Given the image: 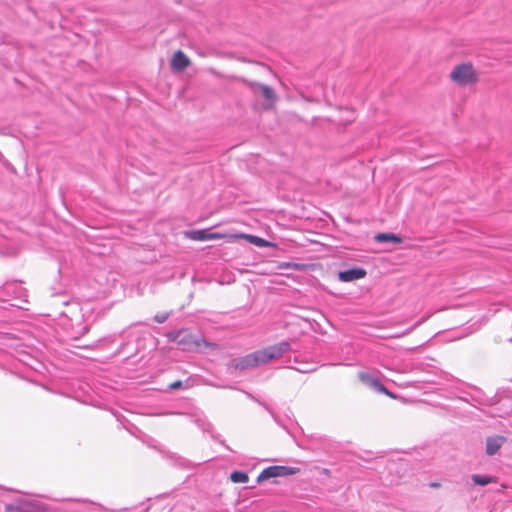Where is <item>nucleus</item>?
I'll return each mask as SVG.
<instances>
[{"instance_id": "nucleus-1", "label": "nucleus", "mask_w": 512, "mask_h": 512, "mask_svg": "<svg viewBox=\"0 0 512 512\" xmlns=\"http://www.w3.org/2000/svg\"><path fill=\"white\" fill-rule=\"evenodd\" d=\"M289 349V344L287 342H282L258 351H255L251 354L243 357L239 366L242 368L254 367L260 364L268 363L272 360L280 358L286 351Z\"/></svg>"}, {"instance_id": "nucleus-2", "label": "nucleus", "mask_w": 512, "mask_h": 512, "mask_svg": "<svg viewBox=\"0 0 512 512\" xmlns=\"http://www.w3.org/2000/svg\"><path fill=\"white\" fill-rule=\"evenodd\" d=\"M449 80L457 87H472L480 80V74L472 62H460L454 65L448 75Z\"/></svg>"}, {"instance_id": "nucleus-3", "label": "nucleus", "mask_w": 512, "mask_h": 512, "mask_svg": "<svg viewBox=\"0 0 512 512\" xmlns=\"http://www.w3.org/2000/svg\"><path fill=\"white\" fill-rule=\"evenodd\" d=\"M172 339L182 345L186 350L200 349L202 347L211 350L217 348L215 343L208 342L202 337H196L187 330L178 331Z\"/></svg>"}, {"instance_id": "nucleus-4", "label": "nucleus", "mask_w": 512, "mask_h": 512, "mask_svg": "<svg viewBox=\"0 0 512 512\" xmlns=\"http://www.w3.org/2000/svg\"><path fill=\"white\" fill-rule=\"evenodd\" d=\"M250 88L255 95H261L265 99V109L274 108L277 101V95L270 86L261 83H251Z\"/></svg>"}, {"instance_id": "nucleus-5", "label": "nucleus", "mask_w": 512, "mask_h": 512, "mask_svg": "<svg viewBox=\"0 0 512 512\" xmlns=\"http://www.w3.org/2000/svg\"><path fill=\"white\" fill-rule=\"evenodd\" d=\"M299 472L298 468L286 467V466H270L264 469L257 477V482H263L267 479L274 477H282L293 475Z\"/></svg>"}, {"instance_id": "nucleus-6", "label": "nucleus", "mask_w": 512, "mask_h": 512, "mask_svg": "<svg viewBox=\"0 0 512 512\" xmlns=\"http://www.w3.org/2000/svg\"><path fill=\"white\" fill-rule=\"evenodd\" d=\"M359 379L369 385L371 388L375 389L377 392L387 395L392 399H396L397 396L390 392L377 378L371 376L368 373H359Z\"/></svg>"}, {"instance_id": "nucleus-7", "label": "nucleus", "mask_w": 512, "mask_h": 512, "mask_svg": "<svg viewBox=\"0 0 512 512\" xmlns=\"http://www.w3.org/2000/svg\"><path fill=\"white\" fill-rule=\"evenodd\" d=\"M191 65V60L186 54L178 50L176 51L170 61V67L174 72H182Z\"/></svg>"}, {"instance_id": "nucleus-8", "label": "nucleus", "mask_w": 512, "mask_h": 512, "mask_svg": "<svg viewBox=\"0 0 512 512\" xmlns=\"http://www.w3.org/2000/svg\"><path fill=\"white\" fill-rule=\"evenodd\" d=\"M366 274V270L363 268H351L345 271H340L338 278L342 282H352L364 278Z\"/></svg>"}, {"instance_id": "nucleus-9", "label": "nucleus", "mask_w": 512, "mask_h": 512, "mask_svg": "<svg viewBox=\"0 0 512 512\" xmlns=\"http://www.w3.org/2000/svg\"><path fill=\"white\" fill-rule=\"evenodd\" d=\"M18 512H47L48 506L40 501L26 500L20 501Z\"/></svg>"}, {"instance_id": "nucleus-10", "label": "nucleus", "mask_w": 512, "mask_h": 512, "mask_svg": "<svg viewBox=\"0 0 512 512\" xmlns=\"http://www.w3.org/2000/svg\"><path fill=\"white\" fill-rule=\"evenodd\" d=\"M188 236L191 240L195 241H205V240H213L220 239L223 236L219 233H208L206 230H194L188 233Z\"/></svg>"}, {"instance_id": "nucleus-11", "label": "nucleus", "mask_w": 512, "mask_h": 512, "mask_svg": "<svg viewBox=\"0 0 512 512\" xmlns=\"http://www.w3.org/2000/svg\"><path fill=\"white\" fill-rule=\"evenodd\" d=\"M505 441L506 438L503 436L489 437L486 440V453L490 456L494 455Z\"/></svg>"}, {"instance_id": "nucleus-12", "label": "nucleus", "mask_w": 512, "mask_h": 512, "mask_svg": "<svg viewBox=\"0 0 512 512\" xmlns=\"http://www.w3.org/2000/svg\"><path fill=\"white\" fill-rule=\"evenodd\" d=\"M241 238H244L246 240H248L250 243L258 246V247H270L272 246V243H270L269 241L263 239V238H260L258 236H254V235H249V234H242L240 235Z\"/></svg>"}, {"instance_id": "nucleus-13", "label": "nucleus", "mask_w": 512, "mask_h": 512, "mask_svg": "<svg viewBox=\"0 0 512 512\" xmlns=\"http://www.w3.org/2000/svg\"><path fill=\"white\" fill-rule=\"evenodd\" d=\"M375 240L377 242H395V243H401L402 242V239L395 235V234H392V233H379L375 236Z\"/></svg>"}, {"instance_id": "nucleus-14", "label": "nucleus", "mask_w": 512, "mask_h": 512, "mask_svg": "<svg viewBox=\"0 0 512 512\" xmlns=\"http://www.w3.org/2000/svg\"><path fill=\"white\" fill-rule=\"evenodd\" d=\"M471 479L475 484L481 485V486H485L490 483L496 482V479L494 477L482 476V475H477V474L472 475Z\"/></svg>"}, {"instance_id": "nucleus-15", "label": "nucleus", "mask_w": 512, "mask_h": 512, "mask_svg": "<svg viewBox=\"0 0 512 512\" xmlns=\"http://www.w3.org/2000/svg\"><path fill=\"white\" fill-rule=\"evenodd\" d=\"M230 480L234 483H246L249 480V477L244 472L234 471L230 475Z\"/></svg>"}, {"instance_id": "nucleus-16", "label": "nucleus", "mask_w": 512, "mask_h": 512, "mask_svg": "<svg viewBox=\"0 0 512 512\" xmlns=\"http://www.w3.org/2000/svg\"><path fill=\"white\" fill-rule=\"evenodd\" d=\"M20 506V502L16 503V504H8L6 505L5 507V510L7 512H18V507Z\"/></svg>"}, {"instance_id": "nucleus-17", "label": "nucleus", "mask_w": 512, "mask_h": 512, "mask_svg": "<svg viewBox=\"0 0 512 512\" xmlns=\"http://www.w3.org/2000/svg\"><path fill=\"white\" fill-rule=\"evenodd\" d=\"M167 318H168V313H161V314H157L155 316V320L158 323H163L164 321H166Z\"/></svg>"}, {"instance_id": "nucleus-18", "label": "nucleus", "mask_w": 512, "mask_h": 512, "mask_svg": "<svg viewBox=\"0 0 512 512\" xmlns=\"http://www.w3.org/2000/svg\"><path fill=\"white\" fill-rule=\"evenodd\" d=\"M182 387V382L180 380H177L169 385V388L171 390H176Z\"/></svg>"}, {"instance_id": "nucleus-19", "label": "nucleus", "mask_w": 512, "mask_h": 512, "mask_svg": "<svg viewBox=\"0 0 512 512\" xmlns=\"http://www.w3.org/2000/svg\"><path fill=\"white\" fill-rule=\"evenodd\" d=\"M431 488H439L440 487V483H437V482H432L430 483L429 485Z\"/></svg>"}, {"instance_id": "nucleus-20", "label": "nucleus", "mask_w": 512, "mask_h": 512, "mask_svg": "<svg viewBox=\"0 0 512 512\" xmlns=\"http://www.w3.org/2000/svg\"><path fill=\"white\" fill-rule=\"evenodd\" d=\"M280 267L281 268H289V267H291V264L290 263H284Z\"/></svg>"}]
</instances>
